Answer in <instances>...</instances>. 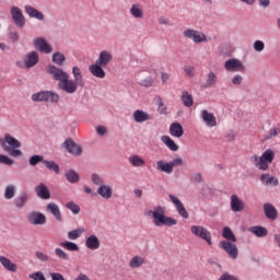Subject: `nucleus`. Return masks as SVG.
I'll return each mask as SVG.
<instances>
[{"mask_svg":"<svg viewBox=\"0 0 280 280\" xmlns=\"http://www.w3.org/2000/svg\"><path fill=\"white\" fill-rule=\"evenodd\" d=\"M280 129L277 127H272L269 129L268 133L265 136V141H270V139H273V137H277L279 135Z\"/></svg>","mask_w":280,"mask_h":280,"instance_id":"obj_49","label":"nucleus"},{"mask_svg":"<svg viewBox=\"0 0 280 280\" xmlns=\"http://www.w3.org/2000/svg\"><path fill=\"white\" fill-rule=\"evenodd\" d=\"M85 246L89 250H97L100 248V238L95 234L88 236Z\"/></svg>","mask_w":280,"mask_h":280,"instance_id":"obj_29","label":"nucleus"},{"mask_svg":"<svg viewBox=\"0 0 280 280\" xmlns=\"http://www.w3.org/2000/svg\"><path fill=\"white\" fill-rule=\"evenodd\" d=\"M24 10L26 14L30 16V19H36L37 21H45V14H43V12L38 11L36 8L32 5H25Z\"/></svg>","mask_w":280,"mask_h":280,"instance_id":"obj_27","label":"nucleus"},{"mask_svg":"<svg viewBox=\"0 0 280 280\" xmlns=\"http://www.w3.org/2000/svg\"><path fill=\"white\" fill-rule=\"evenodd\" d=\"M38 60H40L38 52L36 50H33L25 56L24 67L26 69H32V67H36Z\"/></svg>","mask_w":280,"mask_h":280,"instance_id":"obj_19","label":"nucleus"},{"mask_svg":"<svg viewBox=\"0 0 280 280\" xmlns=\"http://www.w3.org/2000/svg\"><path fill=\"white\" fill-rule=\"evenodd\" d=\"M129 14L132 19L141 20L144 16L143 5L141 3H133L129 9Z\"/></svg>","mask_w":280,"mask_h":280,"instance_id":"obj_24","label":"nucleus"},{"mask_svg":"<svg viewBox=\"0 0 280 280\" xmlns=\"http://www.w3.org/2000/svg\"><path fill=\"white\" fill-rule=\"evenodd\" d=\"M242 82H244V78L241 74H235L232 78V84L234 86H240L242 84Z\"/></svg>","mask_w":280,"mask_h":280,"instance_id":"obj_58","label":"nucleus"},{"mask_svg":"<svg viewBox=\"0 0 280 280\" xmlns=\"http://www.w3.org/2000/svg\"><path fill=\"white\" fill-rule=\"evenodd\" d=\"M219 248H221V250H223L233 261L240 257V249L233 241H220Z\"/></svg>","mask_w":280,"mask_h":280,"instance_id":"obj_8","label":"nucleus"},{"mask_svg":"<svg viewBox=\"0 0 280 280\" xmlns=\"http://www.w3.org/2000/svg\"><path fill=\"white\" fill-rule=\"evenodd\" d=\"M46 210L48 211V213H51V215H54L57 222H62V213L60 212V207H58V203L49 202L46 206Z\"/></svg>","mask_w":280,"mask_h":280,"instance_id":"obj_26","label":"nucleus"},{"mask_svg":"<svg viewBox=\"0 0 280 280\" xmlns=\"http://www.w3.org/2000/svg\"><path fill=\"white\" fill-rule=\"evenodd\" d=\"M141 86H152L154 84V79L152 77H147L140 81Z\"/></svg>","mask_w":280,"mask_h":280,"instance_id":"obj_59","label":"nucleus"},{"mask_svg":"<svg viewBox=\"0 0 280 280\" xmlns=\"http://www.w3.org/2000/svg\"><path fill=\"white\" fill-rule=\"evenodd\" d=\"M190 233H192V235H195L196 237H199V240H203V242H206L208 246H211V244H213V241L211 238V232L205 226L191 225Z\"/></svg>","mask_w":280,"mask_h":280,"instance_id":"obj_9","label":"nucleus"},{"mask_svg":"<svg viewBox=\"0 0 280 280\" xmlns=\"http://www.w3.org/2000/svg\"><path fill=\"white\" fill-rule=\"evenodd\" d=\"M264 213L268 220H271V222H275L277 218H279V212L277 211V208L269 202L264 203L262 206Z\"/></svg>","mask_w":280,"mask_h":280,"instance_id":"obj_17","label":"nucleus"},{"mask_svg":"<svg viewBox=\"0 0 280 280\" xmlns=\"http://www.w3.org/2000/svg\"><path fill=\"white\" fill-rule=\"evenodd\" d=\"M51 61L57 65V67H62L65 62L67 61V57H65V54L60 51H56L51 56Z\"/></svg>","mask_w":280,"mask_h":280,"instance_id":"obj_38","label":"nucleus"},{"mask_svg":"<svg viewBox=\"0 0 280 280\" xmlns=\"http://www.w3.org/2000/svg\"><path fill=\"white\" fill-rule=\"evenodd\" d=\"M91 180H92L93 185H96V187H101L102 185H104V176H102L97 173L92 174Z\"/></svg>","mask_w":280,"mask_h":280,"instance_id":"obj_47","label":"nucleus"},{"mask_svg":"<svg viewBox=\"0 0 280 280\" xmlns=\"http://www.w3.org/2000/svg\"><path fill=\"white\" fill-rule=\"evenodd\" d=\"M51 104H58V102H60V95H58V93L48 91V103Z\"/></svg>","mask_w":280,"mask_h":280,"instance_id":"obj_53","label":"nucleus"},{"mask_svg":"<svg viewBox=\"0 0 280 280\" xmlns=\"http://www.w3.org/2000/svg\"><path fill=\"white\" fill-rule=\"evenodd\" d=\"M180 165H185V161H183V158H176L171 162L159 160L156 162V170L158 172H162V174H173L174 168L180 167Z\"/></svg>","mask_w":280,"mask_h":280,"instance_id":"obj_6","label":"nucleus"},{"mask_svg":"<svg viewBox=\"0 0 280 280\" xmlns=\"http://www.w3.org/2000/svg\"><path fill=\"white\" fill-rule=\"evenodd\" d=\"M44 158L42 155L35 154L30 158L28 163L32 165V167L36 166L38 163H43Z\"/></svg>","mask_w":280,"mask_h":280,"instance_id":"obj_50","label":"nucleus"},{"mask_svg":"<svg viewBox=\"0 0 280 280\" xmlns=\"http://www.w3.org/2000/svg\"><path fill=\"white\" fill-rule=\"evenodd\" d=\"M26 220L28 224H32L33 226H43L44 224H47V217L38 211H31L27 214Z\"/></svg>","mask_w":280,"mask_h":280,"instance_id":"obj_12","label":"nucleus"},{"mask_svg":"<svg viewBox=\"0 0 280 280\" xmlns=\"http://www.w3.org/2000/svg\"><path fill=\"white\" fill-rule=\"evenodd\" d=\"M96 192L101 198H104V200H110V198H113V187L108 184L98 186Z\"/></svg>","mask_w":280,"mask_h":280,"instance_id":"obj_21","label":"nucleus"},{"mask_svg":"<svg viewBox=\"0 0 280 280\" xmlns=\"http://www.w3.org/2000/svg\"><path fill=\"white\" fill-rule=\"evenodd\" d=\"M250 161L257 170L266 172V170L270 167V163L275 161V151L272 149H267L260 156L253 155Z\"/></svg>","mask_w":280,"mask_h":280,"instance_id":"obj_4","label":"nucleus"},{"mask_svg":"<svg viewBox=\"0 0 280 280\" xmlns=\"http://www.w3.org/2000/svg\"><path fill=\"white\" fill-rule=\"evenodd\" d=\"M55 255L58 259H60L61 261H69V254H67V252H65L62 248L60 247H56L55 248Z\"/></svg>","mask_w":280,"mask_h":280,"instance_id":"obj_46","label":"nucleus"},{"mask_svg":"<svg viewBox=\"0 0 280 280\" xmlns=\"http://www.w3.org/2000/svg\"><path fill=\"white\" fill-rule=\"evenodd\" d=\"M249 233L256 235V237H266L268 235V230L260 225H255L248 229Z\"/></svg>","mask_w":280,"mask_h":280,"instance_id":"obj_37","label":"nucleus"},{"mask_svg":"<svg viewBox=\"0 0 280 280\" xmlns=\"http://www.w3.org/2000/svg\"><path fill=\"white\" fill-rule=\"evenodd\" d=\"M83 233H84V228H78L75 230H71L68 232V240H71V241L80 240Z\"/></svg>","mask_w":280,"mask_h":280,"instance_id":"obj_42","label":"nucleus"},{"mask_svg":"<svg viewBox=\"0 0 280 280\" xmlns=\"http://www.w3.org/2000/svg\"><path fill=\"white\" fill-rule=\"evenodd\" d=\"M0 264L9 272H16L18 270L16 264L12 262V260L5 256H0Z\"/></svg>","mask_w":280,"mask_h":280,"instance_id":"obj_31","label":"nucleus"},{"mask_svg":"<svg viewBox=\"0 0 280 280\" xmlns=\"http://www.w3.org/2000/svg\"><path fill=\"white\" fill-rule=\"evenodd\" d=\"M230 207L234 213H240L246 209V203H244L237 195H232L230 199Z\"/></svg>","mask_w":280,"mask_h":280,"instance_id":"obj_16","label":"nucleus"},{"mask_svg":"<svg viewBox=\"0 0 280 280\" xmlns=\"http://www.w3.org/2000/svg\"><path fill=\"white\" fill-rule=\"evenodd\" d=\"M201 119L208 128H215V126H218L215 115H213V113H209L207 109L201 110Z\"/></svg>","mask_w":280,"mask_h":280,"instance_id":"obj_18","label":"nucleus"},{"mask_svg":"<svg viewBox=\"0 0 280 280\" xmlns=\"http://www.w3.org/2000/svg\"><path fill=\"white\" fill-rule=\"evenodd\" d=\"M66 208H68L69 211H71L74 215H78V213H80V206H78V203L73 201L67 202Z\"/></svg>","mask_w":280,"mask_h":280,"instance_id":"obj_48","label":"nucleus"},{"mask_svg":"<svg viewBox=\"0 0 280 280\" xmlns=\"http://www.w3.org/2000/svg\"><path fill=\"white\" fill-rule=\"evenodd\" d=\"M33 46L40 54L49 55L51 54V51H54V47L51 46V44L47 43V39H45V37L34 38Z\"/></svg>","mask_w":280,"mask_h":280,"instance_id":"obj_11","label":"nucleus"},{"mask_svg":"<svg viewBox=\"0 0 280 280\" xmlns=\"http://www.w3.org/2000/svg\"><path fill=\"white\" fill-rule=\"evenodd\" d=\"M143 264H145V258H143V256H133L130 261H129V268H131L132 270L137 269V268H141V266H143Z\"/></svg>","mask_w":280,"mask_h":280,"instance_id":"obj_36","label":"nucleus"},{"mask_svg":"<svg viewBox=\"0 0 280 280\" xmlns=\"http://www.w3.org/2000/svg\"><path fill=\"white\" fill-rule=\"evenodd\" d=\"M31 100L32 102H45V91L33 93Z\"/></svg>","mask_w":280,"mask_h":280,"instance_id":"obj_51","label":"nucleus"},{"mask_svg":"<svg viewBox=\"0 0 280 280\" xmlns=\"http://www.w3.org/2000/svg\"><path fill=\"white\" fill-rule=\"evenodd\" d=\"M62 148L67 150L69 154H72V156H82V147L75 143L71 138H68L63 142Z\"/></svg>","mask_w":280,"mask_h":280,"instance_id":"obj_13","label":"nucleus"},{"mask_svg":"<svg viewBox=\"0 0 280 280\" xmlns=\"http://www.w3.org/2000/svg\"><path fill=\"white\" fill-rule=\"evenodd\" d=\"M170 200L174 205L178 215L184 218V220H187L189 218V212H187V209H185V206L183 205V201L178 199V197L174 195H168Z\"/></svg>","mask_w":280,"mask_h":280,"instance_id":"obj_14","label":"nucleus"},{"mask_svg":"<svg viewBox=\"0 0 280 280\" xmlns=\"http://www.w3.org/2000/svg\"><path fill=\"white\" fill-rule=\"evenodd\" d=\"M65 176L68 183H71V184H75L80 180V175H78V173H75V171L73 170L66 172Z\"/></svg>","mask_w":280,"mask_h":280,"instance_id":"obj_44","label":"nucleus"},{"mask_svg":"<svg viewBox=\"0 0 280 280\" xmlns=\"http://www.w3.org/2000/svg\"><path fill=\"white\" fill-rule=\"evenodd\" d=\"M73 80L68 78L67 91L68 95H73L78 91V86L84 88V75H82V70L80 67H72Z\"/></svg>","mask_w":280,"mask_h":280,"instance_id":"obj_5","label":"nucleus"},{"mask_svg":"<svg viewBox=\"0 0 280 280\" xmlns=\"http://www.w3.org/2000/svg\"><path fill=\"white\" fill-rule=\"evenodd\" d=\"M128 161L132 167H143L145 165V160L141 155L132 154L128 158Z\"/></svg>","mask_w":280,"mask_h":280,"instance_id":"obj_34","label":"nucleus"},{"mask_svg":"<svg viewBox=\"0 0 280 280\" xmlns=\"http://www.w3.org/2000/svg\"><path fill=\"white\" fill-rule=\"evenodd\" d=\"M260 182L262 185H271V187H278L279 179L275 176H270V174H262L260 176Z\"/></svg>","mask_w":280,"mask_h":280,"instance_id":"obj_32","label":"nucleus"},{"mask_svg":"<svg viewBox=\"0 0 280 280\" xmlns=\"http://www.w3.org/2000/svg\"><path fill=\"white\" fill-rule=\"evenodd\" d=\"M4 199L12 200L16 196V186L14 184H9L4 189Z\"/></svg>","mask_w":280,"mask_h":280,"instance_id":"obj_40","label":"nucleus"},{"mask_svg":"<svg viewBox=\"0 0 280 280\" xmlns=\"http://www.w3.org/2000/svg\"><path fill=\"white\" fill-rule=\"evenodd\" d=\"M47 73L58 82V86L63 93H67V84L69 82V73L67 71L62 70V68H58L57 66L49 65L47 68Z\"/></svg>","mask_w":280,"mask_h":280,"instance_id":"obj_3","label":"nucleus"},{"mask_svg":"<svg viewBox=\"0 0 280 280\" xmlns=\"http://www.w3.org/2000/svg\"><path fill=\"white\" fill-rule=\"evenodd\" d=\"M184 38H188V40H192L195 45H202V43H209L211 37L207 36V34L202 33V31L186 28L183 32Z\"/></svg>","mask_w":280,"mask_h":280,"instance_id":"obj_7","label":"nucleus"},{"mask_svg":"<svg viewBox=\"0 0 280 280\" xmlns=\"http://www.w3.org/2000/svg\"><path fill=\"white\" fill-rule=\"evenodd\" d=\"M158 112L160 113V115L167 114V107L165 106V104L163 103V100L161 98L158 101Z\"/></svg>","mask_w":280,"mask_h":280,"instance_id":"obj_56","label":"nucleus"},{"mask_svg":"<svg viewBox=\"0 0 280 280\" xmlns=\"http://www.w3.org/2000/svg\"><path fill=\"white\" fill-rule=\"evenodd\" d=\"M96 62L102 67H108L113 62V52L108 50H102L96 59Z\"/></svg>","mask_w":280,"mask_h":280,"instance_id":"obj_20","label":"nucleus"},{"mask_svg":"<svg viewBox=\"0 0 280 280\" xmlns=\"http://www.w3.org/2000/svg\"><path fill=\"white\" fill-rule=\"evenodd\" d=\"M182 102L186 108H191L194 106V96L189 92H182Z\"/></svg>","mask_w":280,"mask_h":280,"instance_id":"obj_39","label":"nucleus"},{"mask_svg":"<svg viewBox=\"0 0 280 280\" xmlns=\"http://www.w3.org/2000/svg\"><path fill=\"white\" fill-rule=\"evenodd\" d=\"M28 277H30V279H34V280H47L45 278V275H43V272H40V271H36L34 273H30Z\"/></svg>","mask_w":280,"mask_h":280,"instance_id":"obj_57","label":"nucleus"},{"mask_svg":"<svg viewBox=\"0 0 280 280\" xmlns=\"http://www.w3.org/2000/svg\"><path fill=\"white\" fill-rule=\"evenodd\" d=\"M96 132H97V135H100V137H104V135H106V132H107L106 127H104V126L96 127Z\"/></svg>","mask_w":280,"mask_h":280,"instance_id":"obj_64","label":"nucleus"},{"mask_svg":"<svg viewBox=\"0 0 280 280\" xmlns=\"http://www.w3.org/2000/svg\"><path fill=\"white\" fill-rule=\"evenodd\" d=\"M35 257L39 260V261H43L44 264H47V261H49V255L40 252V250H37L35 252Z\"/></svg>","mask_w":280,"mask_h":280,"instance_id":"obj_54","label":"nucleus"},{"mask_svg":"<svg viewBox=\"0 0 280 280\" xmlns=\"http://www.w3.org/2000/svg\"><path fill=\"white\" fill-rule=\"evenodd\" d=\"M89 71L94 75V78H100L101 80H104V78H106V71H104V66L100 65L97 61L94 65L90 66Z\"/></svg>","mask_w":280,"mask_h":280,"instance_id":"obj_23","label":"nucleus"},{"mask_svg":"<svg viewBox=\"0 0 280 280\" xmlns=\"http://www.w3.org/2000/svg\"><path fill=\"white\" fill-rule=\"evenodd\" d=\"M50 279L51 280H65V276H62V273L51 272Z\"/></svg>","mask_w":280,"mask_h":280,"instance_id":"obj_63","label":"nucleus"},{"mask_svg":"<svg viewBox=\"0 0 280 280\" xmlns=\"http://www.w3.org/2000/svg\"><path fill=\"white\" fill-rule=\"evenodd\" d=\"M161 141L165 143L171 152H178V144L170 136H162Z\"/></svg>","mask_w":280,"mask_h":280,"instance_id":"obj_33","label":"nucleus"},{"mask_svg":"<svg viewBox=\"0 0 280 280\" xmlns=\"http://www.w3.org/2000/svg\"><path fill=\"white\" fill-rule=\"evenodd\" d=\"M59 246H61V248H65L66 250H71V252L80 250V246H78V244L71 241L61 242L59 243Z\"/></svg>","mask_w":280,"mask_h":280,"instance_id":"obj_43","label":"nucleus"},{"mask_svg":"<svg viewBox=\"0 0 280 280\" xmlns=\"http://www.w3.org/2000/svg\"><path fill=\"white\" fill-rule=\"evenodd\" d=\"M194 71H196V68L194 66H185L184 67V72L188 78H194Z\"/></svg>","mask_w":280,"mask_h":280,"instance_id":"obj_60","label":"nucleus"},{"mask_svg":"<svg viewBox=\"0 0 280 280\" xmlns=\"http://www.w3.org/2000/svg\"><path fill=\"white\" fill-rule=\"evenodd\" d=\"M43 163H44L45 167H47V170L55 172V174L60 173V166H58V164H56V162L44 160Z\"/></svg>","mask_w":280,"mask_h":280,"instance_id":"obj_45","label":"nucleus"},{"mask_svg":"<svg viewBox=\"0 0 280 280\" xmlns=\"http://www.w3.org/2000/svg\"><path fill=\"white\" fill-rule=\"evenodd\" d=\"M218 84V74L210 71L206 77V81L201 84V89H213Z\"/></svg>","mask_w":280,"mask_h":280,"instance_id":"obj_25","label":"nucleus"},{"mask_svg":"<svg viewBox=\"0 0 280 280\" xmlns=\"http://www.w3.org/2000/svg\"><path fill=\"white\" fill-rule=\"evenodd\" d=\"M0 164L12 166V165H14V160H12L8 155L0 154Z\"/></svg>","mask_w":280,"mask_h":280,"instance_id":"obj_52","label":"nucleus"},{"mask_svg":"<svg viewBox=\"0 0 280 280\" xmlns=\"http://www.w3.org/2000/svg\"><path fill=\"white\" fill-rule=\"evenodd\" d=\"M150 119H152V116L147 112H143V109H137L133 112V121H136V124H143L145 121H150Z\"/></svg>","mask_w":280,"mask_h":280,"instance_id":"obj_28","label":"nucleus"},{"mask_svg":"<svg viewBox=\"0 0 280 280\" xmlns=\"http://www.w3.org/2000/svg\"><path fill=\"white\" fill-rule=\"evenodd\" d=\"M144 215L153 219L154 226H176L178 221L165 215V207L156 206L153 210H147Z\"/></svg>","mask_w":280,"mask_h":280,"instance_id":"obj_1","label":"nucleus"},{"mask_svg":"<svg viewBox=\"0 0 280 280\" xmlns=\"http://www.w3.org/2000/svg\"><path fill=\"white\" fill-rule=\"evenodd\" d=\"M191 180L195 183V184H199V183H202V174L200 173H194L191 176H190Z\"/></svg>","mask_w":280,"mask_h":280,"instance_id":"obj_61","label":"nucleus"},{"mask_svg":"<svg viewBox=\"0 0 280 280\" xmlns=\"http://www.w3.org/2000/svg\"><path fill=\"white\" fill-rule=\"evenodd\" d=\"M27 198H30V195H27V192H21V195L14 199V206L16 207V209H23V207L27 205Z\"/></svg>","mask_w":280,"mask_h":280,"instance_id":"obj_35","label":"nucleus"},{"mask_svg":"<svg viewBox=\"0 0 280 280\" xmlns=\"http://www.w3.org/2000/svg\"><path fill=\"white\" fill-rule=\"evenodd\" d=\"M11 16L16 27H25V16L23 15V12H21V9H19V7L11 8Z\"/></svg>","mask_w":280,"mask_h":280,"instance_id":"obj_15","label":"nucleus"},{"mask_svg":"<svg viewBox=\"0 0 280 280\" xmlns=\"http://www.w3.org/2000/svg\"><path fill=\"white\" fill-rule=\"evenodd\" d=\"M224 69L225 71H229V73H242L245 71L246 67L242 60L237 58H231L225 60Z\"/></svg>","mask_w":280,"mask_h":280,"instance_id":"obj_10","label":"nucleus"},{"mask_svg":"<svg viewBox=\"0 0 280 280\" xmlns=\"http://www.w3.org/2000/svg\"><path fill=\"white\" fill-rule=\"evenodd\" d=\"M35 192L37 194V197L42 200H49V198H51V192L49 191V188L43 183L35 187Z\"/></svg>","mask_w":280,"mask_h":280,"instance_id":"obj_22","label":"nucleus"},{"mask_svg":"<svg viewBox=\"0 0 280 280\" xmlns=\"http://www.w3.org/2000/svg\"><path fill=\"white\" fill-rule=\"evenodd\" d=\"M170 135L172 137H176L177 139H180L183 135H185V130L183 129V125L179 122H173L170 126Z\"/></svg>","mask_w":280,"mask_h":280,"instance_id":"obj_30","label":"nucleus"},{"mask_svg":"<svg viewBox=\"0 0 280 280\" xmlns=\"http://www.w3.org/2000/svg\"><path fill=\"white\" fill-rule=\"evenodd\" d=\"M0 145L4 152L10 154V156H14V159L23 156V151L19 149L21 148V141L10 133H5L4 139H0Z\"/></svg>","mask_w":280,"mask_h":280,"instance_id":"obj_2","label":"nucleus"},{"mask_svg":"<svg viewBox=\"0 0 280 280\" xmlns=\"http://www.w3.org/2000/svg\"><path fill=\"white\" fill-rule=\"evenodd\" d=\"M253 47H254V50L261 52V51H264V49H266V44L264 42L257 39L254 42Z\"/></svg>","mask_w":280,"mask_h":280,"instance_id":"obj_55","label":"nucleus"},{"mask_svg":"<svg viewBox=\"0 0 280 280\" xmlns=\"http://www.w3.org/2000/svg\"><path fill=\"white\" fill-rule=\"evenodd\" d=\"M222 237H224L225 242H237V237L229 226L223 228Z\"/></svg>","mask_w":280,"mask_h":280,"instance_id":"obj_41","label":"nucleus"},{"mask_svg":"<svg viewBox=\"0 0 280 280\" xmlns=\"http://www.w3.org/2000/svg\"><path fill=\"white\" fill-rule=\"evenodd\" d=\"M160 25H172V22L170 21V19L165 18V16H160L158 19Z\"/></svg>","mask_w":280,"mask_h":280,"instance_id":"obj_62","label":"nucleus"}]
</instances>
